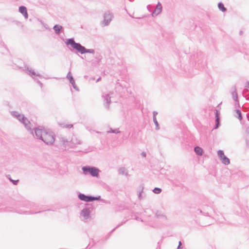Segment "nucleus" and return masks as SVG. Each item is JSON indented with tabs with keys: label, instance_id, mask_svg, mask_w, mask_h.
<instances>
[{
	"label": "nucleus",
	"instance_id": "f257e3e1",
	"mask_svg": "<svg viewBox=\"0 0 249 249\" xmlns=\"http://www.w3.org/2000/svg\"><path fill=\"white\" fill-rule=\"evenodd\" d=\"M65 44L67 46L70 45L72 49H70L72 52L75 53H79L81 54L86 53H89L94 54L95 51L92 49H87L84 46H82L80 43L76 42L74 38H70L66 40Z\"/></svg>",
	"mask_w": 249,
	"mask_h": 249
},
{
	"label": "nucleus",
	"instance_id": "f03ea898",
	"mask_svg": "<svg viewBox=\"0 0 249 249\" xmlns=\"http://www.w3.org/2000/svg\"><path fill=\"white\" fill-rule=\"evenodd\" d=\"M191 59L195 61L196 69L202 71L205 68L206 61L202 52L199 51L191 56Z\"/></svg>",
	"mask_w": 249,
	"mask_h": 249
},
{
	"label": "nucleus",
	"instance_id": "7ed1b4c3",
	"mask_svg": "<svg viewBox=\"0 0 249 249\" xmlns=\"http://www.w3.org/2000/svg\"><path fill=\"white\" fill-rule=\"evenodd\" d=\"M11 114L13 117L16 118L22 123L27 130H31L30 127L31 123L23 114H20L18 111H12Z\"/></svg>",
	"mask_w": 249,
	"mask_h": 249
},
{
	"label": "nucleus",
	"instance_id": "20e7f679",
	"mask_svg": "<svg viewBox=\"0 0 249 249\" xmlns=\"http://www.w3.org/2000/svg\"><path fill=\"white\" fill-rule=\"evenodd\" d=\"M83 173L85 175L89 174L93 177L98 178L100 170L97 167L90 166H85L82 167Z\"/></svg>",
	"mask_w": 249,
	"mask_h": 249
},
{
	"label": "nucleus",
	"instance_id": "39448f33",
	"mask_svg": "<svg viewBox=\"0 0 249 249\" xmlns=\"http://www.w3.org/2000/svg\"><path fill=\"white\" fill-rule=\"evenodd\" d=\"M55 135L54 132L50 130H47L42 137L43 142L46 144L52 145L54 143Z\"/></svg>",
	"mask_w": 249,
	"mask_h": 249
},
{
	"label": "nucleus",
	"instance_id": "423d86ee",
	"mask_svg": "<svg viewBox=\"0 0 249 249\" xmlns=\"http://www.w3.org/2000/svg\"><path fill=\"white\" fill-rule=\"evenodd\" d=\"M23 71H25L26 73L29 74L31 77L34 78L35 80L36 81V82L39 84L41 88L43 87L42 83L38 80H37L35 78L36 76H38L39 78H42V76L39 74L36 73L34 70H33L29 66L25 65L24 66V69H22Z\"/></svg>",
	"mask_w": 249,
	"mask_h": 249
},
{
	"label": "nucleus",
	"instance_id": "0eeeda50",
	"mask_svg": "<svg viewBox=\"0 0 249 249\" xmlns=\"http://www.w3.org/2000/svg\"><path fill=\"white\" fill-rule=\"evenodd\" d=\"M94 208V206L92 204H86V207L81 211V216H83L85 220L89 219L91 217L90 213L92 212Z\"/></svg>",
	"mask_w": 249,
	"mask_h": 249
},
{
	"label": "nucleus",
	"instance_id": "6e6552de",
	"mask_svg": "<svg viewBox=\"0 0 249 249\" xmlns=\"http://www.w3.org/2000/svg\"><path fill=\"white\" fill-rule=\"evenodd\" d=\"M113 15L112 13L109 11L105 12L104 15V20L101 22L102 26H108L112 20Z\"/></svg>",
	"mask_w": 249,
	"mask_h": 249
},
{
	"label": "nucleus",
	"instance_id": "1a4fd4ad",
	"mask_svg": "<svg viewBox=\"0 0 249 249\" xmlns=\"http://www.w3.org/2000/svg\"><path fill=\"white\" fill-rule=\"evenodd\" d=\"M29 130L32 134H34V131L36 138L40 140H43L42 137L44 135L47 129H45L44 128H40L38 127H36L33 128V129L31 128V130Z\"/></svg>",
	"mask_w": 249,
	"mask_h": 249
},
{
	"label": "nucleus",
	"instance_id": "9d476101",
	"mask_svg": "<svg viewBox=\"0 0 249 249\" xmlns=\"http://www.w3.org/2000/svg\"><path fill=\"white\" fill-rule=\"evenodd\" d=\"M217 155L223 164L225 165H228L230 164V159L225 155L223 150H218L217 151Z\"/></svg>",
	"mask_w": 249,
	"mask_h": 249
},
{
	"label": "nucleus",
	"instance_id": "9b49d317",
	"mask_svg": "<svg viewBox=\"0 0 249 249\" xmlns=\"http://www.w3.org/2000/svg\"><path fill=\"white\" fill-rule=\"evenodd\" d=\"M67 78L69 80L70 83L71 84L72 87L74 89H75L77 91H79V89L77 86L76 85L75 80L71 74V71H70L67 75Z\"/></svg>",
	"mask_w": 249,
	"mask_h": 249
},
{
	"label": "nucleus",
	"instance_id": "f8f14e48",
	"mask_svg": "<svg viewBox=\"0 0 249 249\" xmlns=\"http://www.w3.org/2000/svg\"><path fill=\"white\" fill-rule=\"evenodd\" d=\"M162 11V5L161 4L158 2L157 4L156 8L152 11L151 15L153 17H156L160 14Z\"/></svg>",
	"mask_w": 249,
	"mask_h": 249
},
{
	"label": "nucleus",
	"instance_id": "ddd939ff",
	"mask_svg": "<svg viewBox=\"0 0 249 249\" xmlns=\"http://www.w3.org/2000/svg\"><path fill=\"white\" fill-rule=\"evenodd\" d=\"M42 212H44V214L45 215H48L51 212V210L48 209L47 210H46L45 211H38V212H36V211H24V212H23V211H20V212H18V213H23V214H33V213H42Z\"/></svg>",
	"mask_w": 249,
	"mask_h": 249
},
{
	"label": "nucleus",
	"instance_id": "4468645a",
	"mask_svg": "<svg viewBox=\"0 0 249 249\" xmlns=\"http://www.w3.org/2000/svg\"><path fill=\"white\" fill-rule=\"evenodd\" d=\"M113 94V92H110L108 94H106L105 95H103V97L104 98V101L105 102V106L106 108H109V105L111 102L110 100V95Z\"/></svg>",
	"mask_w": 249,
	"mask_h": 249
},
{
	"label": "nucleus",
	"instance_id": "2eb2a0df",
	"mask_svg": "<svg viewBox=\"0 0 249 249\" xmlns=\"http://www.w3.org/2000/svg\"><path fill=\"white\" fill-rule=\"evenodd\" d=\"M78 198L81 201L86 202H90V195H86L84 194L79 193L78 194Z\"/></svg>",
	"mask_w": 249,
	"mask_h": 249
},
{
	"label": "nucleus",
	"instance_id": "dca6fc26",
	"mask_svg": "<svg viewBox=\"0 0 249 249\" xmlns=\"http://www.w3.org/2000/svg\"><path fill=\"white\" fill-rule=\"evenodd\" d=\"M19 12L24 16L25 19L28 18L27 8L24 6H20L18 8Z\"/></svg>",
	"mask_w": 249,
	"mask_h": 249
},
{
	"label": "nucleus",
	"instance_id": "f3484780",
	"mask_svg": "<svg viewBox=\"0 0 249 249\" xmlns=\"http://www.w3.org/2000/svg\"><path fill=\"white\" fill-rule=\"evenodd\" d=\"M55 34L57 35H59L60 34L63 32V28L61 25L59 24H55L53 27Z\"/></svg>",
	"mask_w": 249,
	"mask_h": 249
},
{
	"label": "nucleus",
	"instance_id": "a211bd4d",
	"mask_svg": "<svg viewBox=\"0 0 249 249\" xmlns=\"http://www.w3.org/2000/svg\"><path fill=\"white\" fill-rule=\"evenodd\" d=\"M249 82L247 81L245 84V88L243 91V95L246 98L247 100H249V96L246 94L249 91Z\"/></svg>",
	"mask_w": 249,
	"mask_h": 249
},
{
	"label": "nucleus",
	"instance_id": "6ab92c4d",
	"mask_svg": "<svg viewBox=\"0 0 249 249\" xmlns=\"http://www.w3.org/2000/svg\"><path fill=\"white\" fill-rule=\"evenodd\" d=\"M245 141L246 145L249 147V125L245 129Z\"/></svg>",
	"mask_w": 249,
	"mask_h": 249
},
{
	"label": "nucleus",
	"instance_id": "aec40b11",
	"mask_svg": "<svg viewBox=\"0 0 249 249\" xmlns=\"http://www.w3.org/2000/svg\"><path fill=\"white\" fill-rule=\"evenodd\" d=\"M194 151L197 155L201 156L203 154V150L200 147L196 146L194 147Z\"/></svg>",
	"mask_w": 249,
	"mask_h": 249
},
{
	"label": "nucleus",
	"instance_id": "412c9836",
	"mask_svg": "<svg viewBox=\"0 0 249 249\" xmlns=\"http://www.w3.org/2000/svg\"><path fill=\"white\" fill-rule=\"evenodd\" d=\"M144 188V186L143 184L140 185L138 189V198L140 200H141L142 198V193L143 192V190Z\"/></svg>",
	"mask_w": 249,
	"mask_h": 249
},
{
	"label": "nucleus",
	"instance_id": "4be33fe9",
	"mask_svg": "<svg viewBox=\"0 0 249 249\" xmlns=\"http://www.w3.org/2000/svg\"><path fill=\"white\" fill-rule=\"evenodd\" d=\"M23 206L28 209H32L36 206V204L34 202L27 201L25 202L24 204H23Z\"/></svg>",
	"mask_w": 249,
	"mask_h": 249
},
{
	"label": "nucleus",
	"instance_id": "5701e85b",
	"mask_svg": "<svg viewBox=\"0 0 249 249\" xmlns=\"http://www.w3.org/2000/svg\"><path fill=\"white\" fill-rule=\"evenodd\" d=\"M233 100L238 104H239V100L238 98V95L237 93L236 89L234 88V90L231 92Z\"/></svg>",
	"mask_w": 249,
	"mask_h": 249
},
{
	"label": "nucleus",
	"instance_id": "b1692460",
	"mask_svg": "<svg viewBox=\"0 0 249 249\" xmlns=\"http://www.w3.org/2000/svg\"><path fill=\"white\" fill-rule=\"evenodd\" d=\"M119 174L121 175H124L127 176L128 175V173L126 171V169L125 167H120L118 170Z\"/></svg>",
	"mask_w": 249,
	"mask_h": 249
},
{
	"label": "nucleus",
	"instance_id": "393cba45",
	"mask_svg": "<svg viewBox=\"0 0 249 249\" xmlns=\"http://www.w3.org/2000/svg\"><path fill=\"white\" fill-rule=\"evenodd\" d=\"M218 8L219 10L223 12H225L227 10V8L224 6V4L221 2H220L218 3Z\"/></svg>",
	"mask_w": 249,
	"mask_h": 249
},
{
	"label": "nucleus",
	"instance_id": "a878e982",
	"mask_svg": "<svg viewBox=\"0 0 249 249\" xmlns=\"http://www.w3.org/2000/svg\"><path fill=\"white\" fill-rule=\"evenodd\" d=\"M0 47H2L3 49V53L6 54L9 53V51L7 48L5 46L4 42L0 40Z\"/></svg>",
	"mask_w": 249,
	"mask_h": 249
},
{
	"label": "nucleus",
	"instance_id": "bb28decb",
	"mask_svg": "<svg viewBox=\"0 0 249 249\" xmlns=\"http://www.w3.org/2000/svg\"><path fill=\"white\" fill-rule=\"evenodd\" d=\"M71 142L74 144H80L81 143V141L78 140L75 137H73L72 138Z\"/></svg>",
	"mask_w": 249,
	"mask_h": 249
},
{
	"label": "nucleus",
	"instance_id": "cd10ccee",
	"mask_svg": "<svg viewBox=\"0 0 249 249\" xmlns=\"http://www.w3.org/2000/svg\"><path fill=\"white\" fill-rule=\"evenodd\" d=\"M155 215L158 218H162L166 219V216L159 211L157 212V213H155Z\"/></svg>",
	"mask_w": 249,
	"mask_h": 249
},
{
	"label": "nucleus",
	"instance_id": "c85d7f7f",
	"mask_svg": "<svg viewBox=\"0 0 249 249\" xmlns=\"http://www.w3.org/2000/svg\"><path fill=\"white\" fill-rule=\"evenodd\" d=\"M94 58L99 63L102 58V56L99 53H97L94 55Z\"/></svg>",
	"mask_w": 249,
	"mask_h": 249
},
{
	"label": "nucleus",
	"instance_id": "c756f323",
	"mask_svg": "<svg viewBox=\"0 0 249 249\" xmlns=\"http://www.w3.org/2000/svg\"><path fill=\"white\" fill-rule=\"evenodd\" d=\"M101 199V196H90V202H93L95 200H100Z\"/></svg>",
	"mask_w": 249,
	"mask_h": 249
},
{
	"label": "nucleus",
	"instance_id": "7c9ffc66",
	"mask_svg": "<svg viewBox=\"0 0 249 249\" xmlns=\"http://www.w3.org/2000/svg\"><path fill=\"white\" fill-rule=\"evenodd\" d=\"M107 132L108 133H113L118 134V133H120V131L119 130V129L110 128V130L109 131H107Z\"/></svg>",
	"mask_w": 249,
	"mask_h": 249
},
{
	"label": "nucleus",
	"instance_id": "2f4dec72",
	"mask_svg": "<svg viewBox=\"0 0 249 249\" xmlns=\"http://www.w3.org/2000/svg\"><path fill=\"white\" fill-rule=\"evenodd\" d=\"M220 125V120H217V119H215V125L213 127V129L218 128Z\"/></svg>",
	"mask_w": 249,
	"mask_h": 249
},
{
	"label": "nucleus",
	"instance_id": "473e14b6",
	"mask_svg": "<svg viewBox=\"0 0 249 249\" xmlns=\"http://www.w3.org/2000/svg\"><path fill=\"white\" fill-rule=\"evenodd\" d=\"M235 111L237 115V117L239 120H241L242 119V116L241 110L239 109H236Z\"/></svg>",
	"mask_w": 249,
	"mask_h": 249
},
{
	"label": "nucleus",
	"instance_id": "72a5a7b5",
	"mask_svg": "<svg viewBox=\"0 0 249 249\" xmlns=\"http://www.w3.org/2000/svg\"><path fill=\"white\" fill-rule=\"evenodd\" d=\"M161 189L158 188V187H155L153 190V193H154L156 194H159L161 192Z\"/></svg>",
	"mask_w": 249,
	"mask_h": 249
},
{
	"label": "nucleus",
	"instance_id": "f704fd0d",
	"mask_svg": "<svg viewBox=\"0 0 249 249\" xmlns=\"http://www.w3.org/2000/svg\"><path fill=\"white\" fill-rule=\"evenodd\" d=\"M153 122L156 126V130H159L160 127L159 124L157 121V118H153Z\"/></svg>",
	"mask_w": 249,
	"mask_h": 249
},
{
	"label": "nucleus",
	"instance_id": "c9c22d12",
	"mask_svg": "<svg viewBox=\"0 0 249 249\" xmlns=\"http://www.w3.org/2000/svg\"><path fill=\"white\" fill-rule=\"evenodd\" d=\"M60 126H61L62 127H65V128H71L73 127L72 124H65L64 123H60L59 124Z\"/></svg>",
	"mask_w": 249,
	"mask_h": 249
},
{
	"label": "nucleus",
	"instance_id": "e433bc0d",
	"mask_svg": "<svg viewBox=\"0 0 249 249\" xmlns=\"http://www.w3.org/2000/svg\"><path fill=\"white\" fill-rule=\"evenodd\" d=\"M220 120V111L218 110H216L215 112V119Z\"/></svg>",
	"mask_w": 249,
	"mask_h": 249
},
{
	"label": "nucleus",
	"instance_id": "4c0bfd02",
	"mask_svg": "<svg viewBox=\"0 0 249 249\" xmlns=\"http://www.w3.org/2000/svg\"><path fill=\"white\" fill-rule=\"evenodd\" d=\"M147 9L149 12L151 13L152 12V11H153V6L151 4H149L147 6Z\"/></svg>",
	"mask_w": 249,
	"mask_h": 249
},
{
	"label": "nucleus",
	"instance_id": "58836bf2",
	"mask_svg": "<svg viewBox=\"0 0 249 249\" xmlns=\"http://www.w3.org/2000/svg\"><path fill=\"white\" fill-rule=\"evenodd\" d=\"M9 179H10V181L11 182H12V183L14 185H17L18 184V181H19L18 179V180H14V179H12L11 178H9Z\"/></svg>",
	"mask_w": 249,
	"mask_h": 249
},
{
	"label": "nucleus",
	"instance_id": "ea45409f",
	"mask_svg": "<svg viewBox=\"0 0 249 249\" xmlns=\"http://www.w3.org/2000/svg\"><path fill=\"white\" fill-rule=\"evenodd\" d=\"M123 224V223H121V224L118 225L115 228H114L110 232V234H111L117 228L121 226Z\"/></svg>",
	"mask_w": 249,
	"mask_h": 249
},
{
	"label": "nucleus",
	"instance_id": "a19ab883",
	"mask_svg": "<svg viewBox=\"0 0 249 249\" xmlns=\"http://www.w3.org/2000/svg\"><path fill=\"white\" fill-rule=\"evenodd\" d=\"M61 142H63V144H66V143L68 142V140L65 138H62Z\"/></svg>",
	"mask_w": 249,
	"mask_h": 249
},
{
	"label": "nucleus",
	"instance_id": "79ce46f5",
	"mask_svg": "<svg viewBox=\"0 0 249 249\" xmlns=\"http://www.w3.org/2000/svg\"><path fill=\"white\" fill-rule=\"evenodd\" d=\"M183 248V246L182 245V243L181 241H179L178 245V249H181Z\"/></svg>",
	"mask_w": 249,
	"mask_h": 249
},
{
	"label": "nucleus",
	"instance_id": "37998d69",
	"mask_svg": "<svg viewBox=\"0 0 249 249\" xmlns=\"http://www.w3.org/2000/svg\"><path fill=\"white\" fill-rule=\"evenodd\" d=\"M158 114V112L156 111H154L153 112V118H156V116Z\"/></svg>",
	"mask_w": 249,
	"mask_h": 249
},
{
	"label": "nucleus",
	"instance_id": "c03bdc74",
	"mask_svg": "<svg viewBox=\"0 0 249 249\" xmlns=\"http://www.w3.org/2000/svg\"><path fill=\"white\" fill-rule=\"evenodd\" d=\"M141 155H142L143 157H146V153H145V152H142L141 153Z\"/></svg>",
	"mask_w": 249,
	"mask_h": 249
},
{
	"label": "nucleus",
	"instance_id": "a18cd8bd",
	"mask_svg": "<svg viewBox=\"0 0 249 249\" xmlns=\"http://www.w3.org/2000/svg\"><path fill=\"white\" fill-rule=\"evenodd\" d=\"M101 80V77H99L97 80H96V82H98L99 81H100V80Z\"/></svg>",
	"mask_w": 249,
	"mask_h": 249
},
{
	"label": "nucleus",
	"instance_id": "49530a36",
	"mask_svg": "<svg viewBox=\"0 0 249 249\" xmlns=\"http://www.w3.org/2000/svg\"><path fill=\"white\" fill-rule=\"evenodd\" d=\"M136 219H137V220H140L141 221H143V220L141 218L139 217H136Z\"/></svg>",
	"mask_w": 249,
	"mask_h": 249
},
{
	"label": "nucleus",
	"instance_id": "de8ad7c7",
	"mask_svg": "<svg viewBox=\"0 0 249 249\" xmlns=\"http://www.w3.org/2000/svg\"><path fill=\"white\" fill-rule=\"evenodd\" d=\"M44 27H45L46 29H47V25L46 24H45V25H44Z\"/></svg>",
	"mask_w": 249,
	"mask_h": 249
},
{
	"label": "nucleus",
	"instance_id": "09e8293b",
	"mask_svg": "<svg viewBox=\"0 0 249 249\" xmlns=\"http://www.w3.org/2000/svg\"><path fill=\"white\" fill-rule=\"evenodd\" d=\"M198 211H199L200 213H202V211L201 210H198Z\"/></svg>",
	"mask_w": 249,
	"mask_h": 249
},
{
	"label": "nucleus",
	"instance_id": "8fccbe9b",
	"mask_svg": "<svg viewBox=\"0 0 249 249\" xmlns=\"http://www.w3.org/2000/svg\"><path fill=\"white\" fill-rule=\"evenodd\" d=\"M241 215L242 216H245V214H241Z\"/></svg>",
	"mask_w": 249,
	"mask_h": 249
},
{
	"label": "nucleus",
	"instance_id": "3c124183",
	"mask_svg": "<svg viewBox=\"0 0 249 249\" xmlns=\"http://www.w3.org/2000/svg\"><path fill=\"white\" fill-rule=\"evenodd\" d=\"M206 214L208 215V213H205Z\"/></svg>",
	"mask_w": 249,
	"mask_h": 249
},
{
	"label": "nucleus",
	"instance_id": "603ef678",
	"mask_svg": "<svg viewBox=\"0 0 249 249\" xmlns=\"http://www.w3.org/2000/svg\"><path fill=\"white\" fill-rule=\"evenodd\" d=\"M130 1H132L133 0H129Z\"/></svg>",
	"mask_w": 249,
	"mask_h": 249
},
{
	"label": "nucleus",
	"instance_id": "864d4df0",
	"mask_svg": "<svg viewBox=\"0 0 249 249\" xmlns=\"http://www.w3.org/2000/svg\"><path fill=\"white\" fill-rule=\"evenodd\" d=\"M242 31H240V34H242Z\"/></svg>",
	"mask_w": 249,
	"mask_h": 249
}]
</instances>
